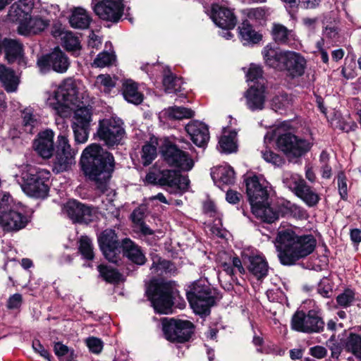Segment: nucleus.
Listing matches in <instances>:
<instances>
[{
	"instance_id": "obj_1",
	"label": "nucleus",
	"mask_w": 361,
	"mask_h": 361,
	"mask_svg": "<svg viewBox=\"0 0 361 361\" xmlns=\"http://www.w3.org/2000/svg\"><path fill=\"white\" fill-rule=\"evenodd\" d=\"M116 160L113 154L99 144L87 146L80 156L79 165L85 178L94 183L96 189L105 193L116 169Z\"/></svg>"
},
{
	"instance_id": "obj_2",
	"label": "nucleus",
	"mask_w": 361,
	"mask_h": 361,
	"mask_svg": "<svg viewBox=\"0 0 361 361\" xmlns=\"http://www.w3.org/2000/svg\"><path fill=\"white\" fill-rule=\"evenodd\" d=\"M54 133L51 129L39 132L33 140L32 147L44 159H52L53 171L56 173L68 171L75 164L77 151L71 148L66 134L63 132L54 141Z\"/></svg>"
},
{
	"instance_id": "obj_3",
	"label": "nucleus",
	"mask_w": 361,
	"mask_h": 361,
	"mask_svg": "<svg viewBox=\"0 0 361 361\" xmlns=\"http://www.w3.org/2000/svg\"><path fill=\"white\" fill-rule=\"evenodd\" d=\"M275 245L281 264L292 266L314 251L317 239L312 234L299 235L287 228L278 231Z\"/></svg>"
},
{
	"instance_id": "obj_4",
	"label": "nucleus",
	"mask_w": 361,
	"mask_h": 361,
	"mask_svg": "<svg viewBox=\"0 0 361 361\" xmlns=\"http://www.w3.org/2000/svg\"><path fill=\"white\" fill-rule=\"evenodd\" d=\"M262 55L265 64L293 80L302 77L307 68V60L303 55L294 51H283L267 45Z\"/></svg>"
},
{
	"instance_id": "obj_5",
	"label": "nucleus",
	"mask_w": 361,
	"mask_h": 361,
	"mask_svg": "<svg viewBox=\"0 0 361 361\" xmlns=\"http://www.w3.org/2000/svg\"><path fill=\"white\" fill-rule=\"evenodd\" d=\"M146 295L154 312L159 314L172 313L173 307L183 310L186 302L174 286L173 281H152L147 286Z\"/></svg>"
},
{
	"instance_id": "obj_6",
	"label": "nucleus",
	"mask_w": 361,
	"mask_h": 361,
	"mask_svg": "<svg viewBox=\"0 0 361 361\" xmlns=\"http://www.w3.org/2000/svg\"><path fill=\"white\" fill-rule=\"evenodd\" d=\"M186 298L195 314L202 318L209 316L212 307L216 303L212 288L202 279L196 280L188 286Z\"/></svg>"
},
{
	"instance_id": "obj_7",
	"label": "nucleus",
	"mask_w": 361,
	"mask_h": 361,
	"mask_svg": "<svg viewBox=\"0 0 361 361\" xmlns=\"http://www.w3.org/2000/svg\"><path fill=\"white\" fill-rule=\"evenodd\" d=\"M51 176L48 170L30 166L22 173V189L31 197L45 200L49 197L50 191Z\"/></svg>"
},
{
	"instance_id": "obj_8",
	"label": "nucleus",
	"mask_w": 361,
	"mask_h": 361,
	"mask_svg": "<svg viewBox=\"0 0 361 361\" xmlns=\"http://www.w3.org/2000/svg\"><path fill=\"white\" fill-rule=\"evenodd\" d=\"M185 146H178L169 138H165L159 147V152L163 161L170 167L183 171H189L194 166V161L188 152L183 149L192 147L189 142H185Z\"/></svg>"
},
{
	"instance_id": "obj_9",
	"label": "nucleus",
	"mask_w": 361,
	"mask_h": 361,
	"mask_svg": "<svg viewBox=\"0 0 361 361\" xmlns=\"http://www.w3.org/2000/svg\"><path fill=\"white\" fill-rule=\"evenodd\" d=\"M161 324L165 339L172 343L189 342L195 334L196 326L190 320L164 318Z\"/></svg>"
},
{
	"instance_id": "obj_10",
	"label": "nucleus",
	"mask_w": 361,
	"mask_h": 361,
	"mask_svg": "<svg viewBox=\"0 0 361 361\" xmlns=\"http://www.w3.org/2000/svg\"><path fill=\"white\" fill-rule=\"evenodd\" d=\"M244 182L252 212L258 218L269 204V192L267 186L260 183L259 178L256 174L245 177Z\"/></svg>"
},
{
	"instance_id": "obj_11",
	"label": "nucleus",
	"mask_w": 361,
	"mask_h": 361,
	"mask_svg": "<svg viewBox=\"0 0 361 361\" xmlns=\"http://www.w3.org/2000/svg\"><path fill=\"white\" fill-rule=\"evenodd\" d=\"M262 213L264 214H261L258 218L263 222L271 224L280 217L303 219L306 214V211L302 207L288 200H281L273 204H269L267 205Z\"/></svg>"
},
{
	"instance_id": "obj_12",
	"label": "nucleus",
	"mask_w": 361,
	"mask_h": 361,
	"mask_svg": "<svg viewBox=\"0 0 361 361\" xmlns=\"http://www.w3.org/2000/svg\"><path fill=\"white\" fill-rule=\"evenodd\" d=\"M276 145L289 161L301 158L310 151L313 143L292 133H284L276 139Z\"/></svg>"
},
{
	"instance_id": "obj_13",
	"label": "nucleus",
	"mask_w": 361,
	"mask_h": 361,
	"mask_svg": "<svg viewBox=\"0 0 361 361\" xmlns=\"http://www.w3.org/2000/svg\"><path fill=\"white\" fill-rule=\"evenodd\" d=\"M123 124L121 120L114 118L99 120L97 136L109 148L117 146L121 144V140L126 135Z\"/></svg>"
},
{
	"instance_id": "obj_14",
	"label": "nucleus",
	"mask_w": 361,
	"mask_h": 361,
	"mask_svg": "<svg viewBox=\"0 0 361 361\" xmlns=\"http://www.w3.org/2000/svg\"><path fill=\"white\" fill-rule=\"evenodd\" d=\"M37 66L40 73L43 74L51 71L64 73L70 66V60L66 53L59 47H56L50 53L39 56L37 61Z\"/></svg>"
},
{
	"instance_id": "obj_15",
	"label": "nucleus",
	"mask_w": 361,
	"mask_h": 361,
	"mask_svg": "<svg viewBox=\"0 0 361 361\" xmlns=\"http://www.w3.org/2000/svg\"><path fill=\"white\" fill-rule=\"evenodd\" d=\"M97 243L104 258L116 265L121 261L120 254L122 250V240L120 241L116 231L105 229L97 236Z\"/></svg>"
},
{
	"instance_id": "obj_16",
	"label": "nucleus",
	"mask_w": 361,
	"mask_h": 361,
	"mask_svg": "<svg viewBox=\"0 0 361 361\" xmlns=\"http://www.w3.org/2000/svg\"><path fill=\"white\" fill-rule=\"evenodd\" d=\"M92 116V107L90 105L78 106V109H74L75 121L72 123V128L76 143H84L87 140Z\"/></svg>"
},
{
	"instance_id": "obj_17",
	"label": "nucleus",
	"mask_w": 361,
	"mask_h": 361,
	"mask_svg": "<svg viewBox=\"0 0 361 361\" xmlns=\"http://www.w3.org/2000/svg\"><path fill=\"white\" fill-rule=\"evenodd\" d=\"M27 0H19L10 7L8 18L13 23H18V32L20 35H27L30 32L32 20V4L26 2Z\"/></svg>"
},
{
	"instance_id": "obj_18",
	"label": "nucleus",
	"mask_w": 361,
	"mask_h": 361,
	"mask_svg": "<svg viewBox=\"0 0 361 361\" xmlns=\"http://www.w3.org/2000/svg\"><path fill=\"white\" fill-rule=\"evenodd\" d=\"M92 4L95 14L104 21L117 23L124 14L123 0H100L95 4L92 0Z\"/></svg>"
},
{
	"instance_id": "obj_19",
	"label": "nucleus",
	"mask_w": 361,
	"mask_h": 361,
	"mask_svg": "<svg viewBox=\"0 0 361 361\" xmlns=\"http://www.w3.org/2000/svg\"><path fill=\"white\" fill-rule=\"evenodd\" d=\"M63 210L74 224H88L93 221L94 207L77 200H69L64 204Z\"/></svg>"
},
{
	"instance_id": "obj_20",
	"label": "nucleus",
	"mask_w": 361,
	"mask_h": 361,
	"mask_svg": "<svg viewBox=\"0 0 361 361\" xmlns=\"http://www.w3.org/2000/svg\"><path fill=\"white\" fill-rule=\"evenodd\" d=\"M2 45L4 60L8 64L11 65L16 63L20 67H26L27 59L22 43L16 39L4 37Z\"/></svg>"
},
{
	"instance_id": "obj_21",
	"label": "nucleus",
	"mask_w": 361,
	"mask_h": 361,
	"mask_svg": "<svg viewBox=\"0 0 361 361\" xmlns=\"http://www.w3.org/2000/svg\"><path fill=\"white\" fill-rule=\"evenodd\" d=\"M288 188L309 207H315L321 200L319 195L303 178H298L290 180Z\"/></svg>"
},
{
	"instance_id": "obj_22",
	"label": "nucleus",
	"mask_w": 361,
	"mask_h": 361,
	"mask_svg": "<svg viewBox=\"0 0 361 361\" xmlns=\"http://www.w3.org/2000/svg\"><path fill=\"white\" fill-rule=\"evenodd\" d=\"M54 97L56 101H63L73 104L75 109H78V106H85L79 99L78 88L75 80L72 78H68L62 82L56 91Z\"/></svg>"
},
{
	"instance_id": "obj_23",
	"label": "nucleus",
	"mask_w": 361,
	"mask_h": 361,
	"mask_svg": "<svg viewBox=\"0 0 361 361\" xmlns=\"http://www.w3.org/2000/svg\"><path fill=\"white\" fill-rule=\"evenodd\" d=\"M122 253L123 257L126 258L130 262V265L137 268L143 266L147 262L145 254L139 245L129 238L122 239Z\"/></svg>"
},
{
	"instance_id": "obj_24",
	"label": "nucleus",
	"mask_w": 361,
	"mask_h": 361,
	"mask_svg": "<svg viewBox=\"0 0 361 361\" xmlns=\"http://www.w3.org/2000/svg\"><path fill=\"white\" fill-rule=\"evenodd\" d=\"M211 18L216 26L224 30H232L237 24L233 10L217 4L212 5Z\"/></svg>"
},
{
	"instance_id": "obj_25",
	"label": "nucleus",
	"mask_w": 361,
	"mask_h": 361,
	"mask_svg": "<svg viewBox=\"0 0 361 361\" xmlns=\"http://www.w3.org/2000/svg\"><path fill=\"white\" fill-rule=\"evenodd\" d=\"M242 258L249 272L258 281L264 279L268 275L269 265L264 255L243 254Z\"/></svg>"
},
{
	"instance_id": "obj_26",
	"label": "nucleus",
	"mask_w": 361,
	"mask_h": 361,
	"mask_svg": "<svg viewBox=\"0 0 361 361\" xmlns=\"http://www.w3.org/2000/svg\"><path fill=\"white\" fill-rule=\"evenodd\" d=\"M185 130L196 146L202 148L207 146L210 136L209 128L204 123L193 121L185 126Z\"/></svg>"
},
{
	"instance_id": "obj_27",
	"label": "nucleus",
	"mask_w": 361,
	"mask_h": 361,
	"mask_svg": "<svg viewBox=\"0 0 361 361\" xmlns=\"http://www.w3.org/2000/svg\"><path fill=\"white\" fill-rule=\"evenodd\" d=\"M267 87L264 82L251 86L245 94L246 104L252 111L262 110L265 103V91Z\"/></svg>"
},
{
	"instance_id": "obj_28",
	"label": "nucleus",
	"mask_w": 361,
	"mask_h": 361,
	"mask_svg": "<svg viewBox=\"0 0 361 361\" xmlns=\"http://www.w3.org/2000/svg\"><path fill=\"white\" fill-rule=\"evenodd\" d=\"M238 37L243 45L257 44L262 39V35L257 32L247 18L238 27Z\"/></svg>"
},
{
	"instance_id": "obj_29",
	"label": "nucleus",
	"mask_w": 361,
	"mask_h": 361,
	"mask_svg": "<svg viewBox=\"0 0 361 361\" xmlns=\"http://www.w3.org/2000/svg\"><path fill=\"white\" fill-rule=\"evenodd\" d=\"M341 345L344 351L353 354L361 361V336L353 332L344 330L341 334Z\"/></svg>"
},
{
	"instance_id": "obj_30",
	"label": "nucleus",
	"mask_w": 361,
	"mask_h": 361,
	"mask_svg": "<svg viewBox=\"0 0 361 361\" xmlns=\"http://www.w3.org/2000/svg\"><path fill=\"white\" fill-rule=\"evenodd\" d=\"M0 82L7 92H15L18 90L20 78L13 69L0 64Z\"/></svg>"
},
{
	"instance_id": "obj_31",
	"label": "nucleus",
	"mask_w": 361,
	"mask_h": 361,
	"mask_svg": "<svg viewBox=\"0 0 361 361\" xmlns=\"http://www.w3.org/2000/svg\"><path fill=\"white\" fill-rule=\"evenodd\" d=\"M123 95L129 103L140 104L144 99L142 93L138 91L137 84L132 80H127L123 84Z\"/></svg>"
},
{
	"instance_id": "obj_32",
	"label": "nucleus",
	"mask_w": 361,
	"mask_h": 361,
	"mask_svg": "<svg viewBox=\"0 0 361 361\" xmlns=\"http://www.w3.org/2000/svg\"><path fill=\"white\" fill-rule=\"evenodd\" d=\"M91 18L82 8H76L69 17V23L72 27L77 29L87 28L90 24Z\"/></svg>"
},
{
	"instance_id": "obj_33",
	"label": "nucleus",
	"mask_w": 361,
	"mask_h": 361,
	"mask_svg": "<svg viewBox=\"0 0 361 361\" xmlns=\"http://www.w3.org/2000/svg\"><path fill=\"white\" fill-rule=\"evenodd\" d=\"M99 276L104 281L111 284H118L122 280V274L119 271L106 264H100L97 266Z\"/></svg>"
},
{
	"instance_id": "obj_34",
	"label": "nucleus",
	"mask_w": 361,
	"mask_h": 361,
	"mask_svg": "<svg viewBox=\"0 0 361 361\" xmlns=\"http://www.w3.org/2000/svg\"><path fill=\"white\" fill-rule=\"evenodd\" d=\"M237 134V131L233 129L230 130L227 135H223L221 136L219 145L222 152L225 154H231L238 151L236 140Z\"/></svg>"
},
{
	"instance_id": "obj_35",
	"label": "nucleus",
	"mask_w": 361,
	"mask_h": 361,
	"mask_svg": "<svg viewBox=\"0 0 361 361\" xmlns=\"http://www.w3.org/2000/svg\"><path fill=\"white\" fill-rule=\"evenodd\" d=\"M271 36L277 44H289L292 40V30H288L282 24L274 23Z\"/></svg>"
},
{
	"instance_id": "obj_36",
	"label": "nucleus",
	"mask_w": 361,
	"mask_h": 361,
	"mask_svg": "<svg viewBox=\"0 0 361 361\" xmlns=\"http://www.w3.org/2000/svg\"><path fill=\"white\" fill-rule=\"evenodd\" d=\"M306 325H307V329H309L307 334L320 333L324 329V322L319 316L318 312L314 310L308 311Z\"/></svg>"
},
{
	"instance_id": "obj_37",
	"label": "nucleus",
	"mask_w": 361,
	"mask_h": 361,
	"mask_svg": "<svg viewBox=\"0 0 361 361\" xmlns=\"http://www.w3.org/2000/svg\"><path fill=\"white\" fill-rule=\"evenodd\" d=\"M78 252L87 261H92L94 259L92 241L87 235L80 236L78 240Z\"/></svg>"
},
{
	"instance_id": "obj_38",
	"label": "nucleus",
	"mask_w": 361,
	"mask_h": 361,
	"mask_svg": "<svg viewBox=\"0 0 361 361\" xmlns=\"http://www.w3.org/2000/svg\"><path fill=\"white\" fill-rule=\"evenodd\" d=\"M180 169H163L159 171L161 178H159V185L174 187L176 184L177 178L180 172Z\"/></svg>"
},
{
	"instance_id": "obj_39",
	"label": "nucleus",
	"mask_w": 361,
	"mask_h": 361,
	"mask_svg": "<svg viewBox=\"0 0 361 361\" xmlns=\"http://www.w3.org/2000/svg\"><path fill=\"white\" fill-rule=\"evenodd\" d=\"M307 322V314L303 310H297L292 316L290 321L291 329L298 332L305 333L309 331Z\"/></svg>"
},
{
	"instance_id": "obj_40",
	"label": "nucleus",
	"mask_w": 361,
	"mask_h": 361,
	"mask_svg": "<svg viewBox=\"0 0 361 361\" xmlns=\"http://www.w3.org/2000/svg\"><path fill=\"white\" fill-rule=\"evenodd\" d=\"M170 120H182L191 118L195 116V112L191 109L183 106H173L169 108L166 113Z\"/></svg>"
},
{
	"instance_id": "obj_41",
	"label": "nucleus",
	"mask_w": 361,
	"mask_h": 361,
	"mask_svg": "<svg viewBox=\"0 0 361 361\" xmlns=\"http://www.w3.org/2000/svg\"><path fill=\"white\" fill-rule=\"evenodd\" d=\"M157 157V147L149 142H147L142 147L141 159L145 166L150 165Z\"/></svg>"
},
{
	"instance_id": "obj_42",
	"label": "nucleus",
	"mask_w": 361,
	"mask_h": 361,
	"mask_svg": "<svg viewBox=\"0 0 361 361\" xmlns=\"http://www.w3.org/2000/svg\"><path fill=\"white\" fill-rule=\"evenodd\" d=\"M289 104L288 94L284 91L279 92L274 95L270 101L271 109L276 112L279 111H286Z\"/></svg>"
},
{
	"instance_id": "obj_43",
	"label": "nucleus",
	"mask_w": 361,
	"mask_h": 361,
	"mask_svg": "<svg viewBox=\"0 0 361 361\" xmlns=\"http://www.w3.org/2000/svg\"><path fill=\"white\" fill-rule=\"evenodd\" d=\"M62 45L68 51H75L81 49L79 38L72 32L67 31L61 37Z\"/></svg>"
},
{
	"instance_id": "obj_44",
	"label": "nucleus",
	"mask_w": 361,
	"mask_h": 361,
	"mask_svg": "<svg viewBox=\"0 0 361 361\" xmlns=\"http://www.w3.org/2000/svg\"><path fill=\"white\" fill-rule=\"evenodd\" d=\"M180 80V78L177 77L171 72L165 75L162 82L166 92L167 93H177L178 92H180V86L179 82Z\"/></svg>"
},
{
	"instance_id": "obj_45",
	"label": "nucleus",
	"mask_w": 361,
	"mask_h": 361,
	"mask_svg": "<svg viewBox=\"0 0 361 361\" xmlns=\"http://www.w3.org/2000/svg\"><path fill=\"white\" fill-rule=\"evenodd\" d=\"M355 299V293L350 288H345L336 298L338 305L343 308H347L353 305Z\"/></svg>"
},
{
	"instance_id": "obj_46",
	"label": "nucleus",
	"mask_w": 361,
	"mask_h": 361,
	"mask_svg": "<svg viewBox=\"0 0 361 361\" xmlns=\"http://www.w3.org/2000/svg\"><path fill=\"white\" fill-rule=\"evenodd\" d=\"M235 171L233 167H221L218 169L219 180L224 184L231 185L235 183Z\"/></svg>"
},
{
	"instance_id": "obj_47",
	"label": "nucleus",
	"mask_w": 361,
	"mask_h": 361,
	"mask_svg": "<svg viewBox=\"0 0 361 361\" xmlns=\"http://www.w3.org/2000/svg\"><path fill=\"white\" fill-rule=\"evenodd\" d=\"M263 73L264 71L262 66L255 64H251L246 74V77L247 80L254 82L256 83L255 85L260 84L261 82H258L259 80H262L264 82Z\"/></svg>"
},
{
	"instance_id": "obj_48",
	"label": "nucleus",
	"mask_w": 361,
	"mask_h": 361,
	"mask_svg": "<svg viewBox=\"0 0 361 361\" xmlns=\"http://www.w3.org/2000/svg\"><path fill=\"white\" fill-rule=\"evenodd\" d=\"M71 106H75L73 104L64 102L63 101H56V102L54 104V109L61 117L68 118L71 115L73 110Z\"/></svg>"
},
{
	"instance_id": "obj_49",
	"label": "nucleus",
	"mask_w": 361,
	"mask_h": 361,
	"mask_svg": "<svg viewBox=\"0 0 361 361\" xmlns=\"http://www.w3.org/2000/svg\"><path fill=\"white\" fill-rule=\"evenodd\" d=\"M338 192L341 199L346 201L348 200V190H347V178L344 171H341L338 173Z\"/></svg>"
},
{
	"instance_id": "obj_50",
	"label": "nucleus",
	"mask_w": 361,
	"mask_h": 361,
	"mask_svg": "<svg viewBox=\"0 0 361 361\" xmlns=\"http://www.w3.org/2000/svg\"><path fill=\"white\" fill-rule=\"evenodd\" d=\"M114 59V56L107 51L99 54L94 61V63L99 68H104L111 65Z\"/></svg>"
},
{
	"instance_id": "obj_51",
	"label": "nucleus",
	"mask_w": 361,
	"mask_h": 361,
	"mask_svg": "<svg viewBox=\"0 0 361 361\" xmlns=\"http://www.w3.org/2000/svg\"><path fill=\"white\" fill-rule=\"evenodd\" d=\"M86 344L90 351L94 354L100 353L104 347V343L102 339L94 336L89 337L86 340Z\"/></svg>"
},
{
	"instance_id": "obj_52",
	"label": "nucleus",
	"mask_w": 361,
	"mask_h": 361,
	"mask_svg": "<svg viewBox=\"0 0 361 361\" xmlns=\"http://www.w3.org/2000/svg\"><path fill=\"white\" fill-rule=\"evenodd\" d=\"M263 159L268 163H271L275 166H279L283 163V159L278 154L269 149L262 152Z\"/></svg>"
},
{
	"instance_id": "obj_53",
	"label": "nucleus",
	"mask_w": 361,
	"mask_h": 361,
	"mask_svg": "<svg viewBox=\"0 0 361 361\" xmlns=\"http://www.w3.org/2000/svg\"><path fill=\"white\" fill-rule=\"evenodd\" d=\"M173 266V263L170 260L162 259L158 255L152 257V267L156 269L161 268L164 271H170Z\"/></svg>"
},
{
	"instance_id": "obj_54",
	"label": "nucleus",
	"mask_w": 361,
	"mask_h": 361,
	"mask_svg": "<svg viewBox=\"0 0 361 361\" xmlns=\"http://www.w3.org/2000/svg\"><path fill=\"white\" fill-rule=\"evenodd\" d=\"M317 292L322 297L330 298L333 293L331 285L328 282V280L323 279L318 284Z\"/></svg>"
},
{
	"instance_id": "obj_55",
	"label": "nucleus",
	"mask_w": 361,
	"mask_h": 361,
	"mask_svg": "<svg viewBox=\"0 0 361 361\" xmlns=\"http://www.w3.org/2000/svg\"><path fill=\"white\" fill-rule=\"evenodd\" d=\"M49 25V20L41 17L32 18L30 29L33 28L39 32L44 31Z\"/></svg>"
},
{
	"instance_id": "obj_56",
	"label": "nucleus",
	"mask_w": 361,
	"mask_h": 361,
	"mask_svg": "<svg viewBox=\"0 0 361 361\" xmlns=\"http://www.w3.org/2000/svg\"><path fill=\"white\" fill-rule=\"evenodd\" d=\"M23 303V297L20 293H15L11 295L6 303L8 310H15L20 307Z\"/></svg>"
},
{
	"instance_id": "obj_57",
	"label": "nucleus",
	"mask_w": 361,
	"mask_h": 361,
	"mask_svg": "<svg viewBox=\"0 0 361 361\" xmlns=\"http://www.w3.org/2000/svg\"><path fill=\"white\" fill-rule=\"evenodd\" d=\"M32 348L34 350L39 353L42 357L47 359L48 361H51L52 356L50 355L49 350L44 348L39 340L33 341Z\"/></svg>"
},
{
	"instance_id": "obj_58",
	"label": "nucleus",
	"mask_w": 361,
	"mask_h": 361,
	"mask_svg": "<svg viewBox=\"0 0 361 361\" xmlns=\"http://www.w3.org/2000/svg\"><path fill=\"white\" fill-rule=\"evenodd\" d=\"M145 211L141 207L135 208L130 214V219L132 222L137 225L144 221Z\"/></svg>"
},
{
	"instance_id": "obj_59",
	"label": "nucleus",
	"mask_w": 361,
	"mask_h": 361,
	"mask_svg": "<svg viewBox=\"0 0 361 361\" xmlns=\"http://www.w3.org/2000/svg\"><path fill=\"white\" fill-rule=\"evenodd\" d=\"M309 351L310 354L317 359H322L327 355V350L322 345H315L312 347L310 348Z\"/></svg>"
},
{
	"instance_id": "obj_60",
	"label": "nucleus",
	"mask_w": 361,
	"mask_h": 361,
	"mask_svg": "<svg viewBox=\"0 0 361 361\" xmlns=\"http://www.w3.org/2000/svg\"><path fill=\"white\" fill-rule=\"evenodd\" d=\"M246 16L250 19L261 20L265 16V11L262 8H250L247 10Z\"/></svg>"
},
{
	"instance_id": "obj_61",
	"label": "nucleus",
	"mask_w": 361,
	"mask_h": 361,
	"mask_svg": "<svg viewBox=\"0 0 361 361\" xmlns=\"http://www.w3.org/2000/svg\"><path fill=\"white\" fill-rule=\"evenodd\" d=\"M341 334L338 336V341L336 343H334L330 347V350L331 351V357L333 358H338L341 352L344 350V347L342 346L341 343Z\"/></svg>"
},
{
	"instance_id": "obj_62",
	"label": "nucleus",
	"mask_w": 361,
	"mask_h": 361,
	"mask_svg": "<svg viewBox=\"0 0 361 361\" xmlns=\"http://www.w3.org/2000/svg\"><path fill=\"white\" fill-rule=\"evenodd\" d=\"M54 351L55 355L57 357H60L66 355H68L71 350L67 345L63 344L60 341H58L54 343Z\"/></svg>"
},
{
	"instance_id": "obj_63",
	"label": "nucleus",
	"mask_w": 361,
	"mask_h": 361,
	"mask_svg": "<svg viewBox=\"0 0 361 361\" xmlns=\"http://www.w3.org/2000/svg\"><path fill=\"white\" fill-rule=\"evenodd\" d=\"M37 122L36 118L32 113H25L23 117V125L25 128H30L31 131Z\"/></svg>"
},
{
	"instance_id": "obj_64",
	"label": "nucleus",
	"mask_w": 361,
	"mask_h": 361,
	"mask_svg": "<svg viewBox=\"0 0 361 361\" xmlns=\"http://www.w3.org/2000/svg\"><path fill=\"white\" fill-rule=\"evenodd\" d=\"M242 197L241 194L233 190H228L226 194V200L228 202L235 204H237Z\"/></svg>"
}]
</instances>
